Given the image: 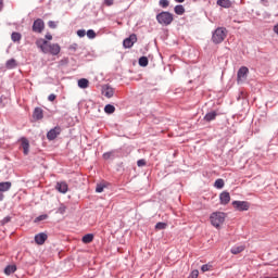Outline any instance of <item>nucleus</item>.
<instances>
[{
    "label": "nucleus",
    "instance_id": "f257e3e1",
    "mask_svg": "<svg viewBox=\"0 0 278 278\" xmlns=\"http://www.w3.org/2000/svg\"><path fill=\"white\" fill-rule=\"evenodd\" d=\"M36 46L42 53H50V55H59L62 48L58 43H51L45 39H37Z\"/></svg>",
    "mask_w": 278,
    "mask_h": 278
},
{
    "label": "nucleus",
    "instance_id": "f03ea898",
    "mask_svg": "<svg viewBox=\"0 0 278 278\" xmlns=\"http://www.w3.org/2000/svg\"><path fill=\"white\" fill-rule=\"evenodd\" d=\"M226 215L224 212H214L210 216V222L216 229L220 228V225L225 223Z\"/></svg>",
    "mask_w": 278,
    "mask_h": 278
},
{
    "label": "nucleus",
    "instance_id": "7ed1b4c3",
    "mask_svg": "<svg viewBox=\"0 0 278 278\" xmlns=\"http://www.w3.org/2000/svg\"><path fill=\"white\" fill-rule=\"evenodd\" d=\"M227 38V28L218 27L212 35L214 45H220Z\"/></svg>",
    "mask_w": 278,
    "mask_h": 278
},
{
    "label": "nucleus",
    "instance_id": "20e7f679",
    "mask_svg": "<svg viewBox=\"0 0 278 278\" xmlns=\"http://www.w3.org/2000/svg\"><path fill=\"white\" fill-rule=\"evenodd\" d=\"M156 21L160 23V25H164L167 27V25H170L173 23L174 17L170 12L163 11L156 15Z\"/></svg>",
    "mask_w": 278,
    "mask_h": 278
},
{
    "label": "nucleus",
    "instance_id": "39448f33",
    "mask_svg": "<svg viewBox=\"0 0 278 278\" xmlns=\"http://www.w3.org/2000/svg\"><path fill=\"white\" fill-rule=\"evenodd\" d=\"M248 75H249V67H247V66L240 67L238 73H237L238 84H242V81H247Z\"/></svg>",
    "mask_w": 278,
    "mask_h": 278
},
{
    "label": "nucleus",
    "instance_id": "423d86ee",
    "mask_svg": "<svg viewBox=\"0 0 278 278\" xmlns=\"http://www.w3.org/2000/svg\"><path fill=\"white\" fill-rule=\"evenodd\" d=\"M33 31H35V34H42V31H45V21L41 18L35 20L33 23Z\"/></svg>",
    "mask_w": 278,
    "mask_h": 278
},
{
    "label": "nucleus",
    "instance_id": "0eeeda50",
    "mask_svg": "<svg viewBox=\"0 0 278 278\" xmlns=\"http://www.w3.org/2000/svg\"><path fill=\"white\" fill-rule=\"evenodd\" d=\"M136 42H138V37L136 34H131L128 38L124 39L123 46L125 49H131Z\"/></svg>",
    "mask_w": 278,
    "mask_h": 278
},
{
    "label": "nucleus",
    "instance_id": "6e6552de",
    "mask_svg": "<svg viewBox=\"0 0 278 278\" xmlns=\"http://www.w3.org/2000/svg\"><path fill=\"white\" fill-rule=\"evenodd\" d=\"M232 205L239 212H247L249 207H251V204H249L247 201H233Z\"/></svg>",
    "mask_w": 278,
    "mask_h": 278
},
{
    "label": "nucleus",
    "instance_id": "1a4fd4ad",
    "mask_svg": "<svg viewBox=\"0 0 278 278\" xmlns=\"http://www.w3.org/2000/svg\"><path fill=\"white\" fill-rule=\"evenodd\" d=\"M60 131H62L60 127H54L50 129L47 134L48 140H55L58 136H60Z\"/></svg>",
    "mask_w": 278,
    "mask_h": 278
},
{
    "label": "nucleus",
    "instance_id": "9d476101",
    "mask_svg": "<svg viewBox=\"0 0 278 278\" xmlns=\"http://www.w3.org/2000/svg\"><path fill=\"white\" fill-rule=\"evenodd\" d=\"M47 238H48V236L45 232L37 233L35 236V242H36V244L42 245V244H45V242H47Z\"/></svg>",
    "mask_w": 278,
    "mask_h": 278
},
{
    "label": "nucleus",
    "instance_id": "9b49d317",
    "mask_svg": "<svg viewBox=\"0 0 278 278\" xmlns=\"http://www.w3.org/2000/svg\"><path fill=\"white\" fill-rule=\"evenodd\" d=\"M219 199H220L222 205H227V203L231 201V195L229 194V192L224 191L220 193Z\"/></svg>",
    "mask_w": 278,
    "mask_h": 278
},
{
    "label": "nucleus",
    "instance_id": "f8f14e48",
    "mask_svg": "<svg viewBox=\"0 0 278 278\" xmlns=\"http://www.w3.org/2000/svg\"><path fill=\"white\" fill-rule=\"evenodd\" d=\"M55 188L61 194H66V192H68V185L66 182H58Z\"/></svg>",
    "mask_w": 278,
    "mask_h": 278
},
{
    "label": "nucleus",
    "instance_id": "ddd939ff",
    "mask_svg": "<svg viewBox=\"0 0 278 278\" xmlns=\"http://www.w3.org/2000/svg\"><path fill=\"white\" fill-rule=\"evenodd\" d=\"M21 141H22V149H23L24 155H29V140L23 137Z\"/></svg>",
    "mask_w": 278,
    "mask_h": 278
},
{
    "label": "nucleus",
    "instance_id": "4468645a",
    "mask_svg": "<svg viewBox=\"0 0 278 278\" xmlns=\"http://www.w3.org/2000/svg\"><path fill=\"white\" fill-rule=\"evenodd\" d=\"M118 157V150H112L103 154V160H115Z\"/></svg>",
    "mask_w": 278,
    "mask_h": 278
},
{
    "label": "nucleus",
    "instance_id": "2eb2a0df",
    "mask_svg": "<svg viewBox=\"0 0 278 278\" xmlns=\"http://www.w3.org/2000/svg\"><path fill=\"white\" fill-rule=\"evenodd\" d=\"M217 116L218 113L216 111H212L206 113V115L204 116V121H206V123H211V121H216Z\"/></svg>",
    "mask_w": 278,
    "mask_h": 278
},
{
    "label": "nucleus",
    "instance_id": "dca6fc26",
    "mask_svg": "<svg viewBox=\"0 0 278 278\" xmlns=\"http://www.w3.org/2000/svg\"><path fill=\"white\" fill-rule=\"evenodd\" d=\"M102 92L106 99H112V97H114V88L112 87L104 88Z\"/></svg>",
    "mask_w": 278,
    "mask_h": 278
},
{
    "label": "nucleus",
    "instance_id": "f3484780",
    "mask_svg": "<svg viewBox=\"0 0 278 278\" xmlns=\"http://www.w3.org/2000/svg\"><path fill=\"white\" fill-rule=\"evenodd\" d=\"M33 116H34V118H36V121H42V118H43L42 109L36 108L33 113Z\"/></svg>",
    "mask_w": 278,
    "mask_h": 278
},
{
    "label": "nucleus",
    "instance_id": "a211bd4d",
    "mask_svg": "<svg viewBox=\"0 0 278 278\" xmlns=\"http://www.w3.org/2000/svg\"><path fill=\"white\" fill-rule=\"evenodd\" d=\"M174 12L175 14H177L178 16H182V14H186V8H184V5L178 4L174 8Z\"/></svg>",
    "mask_w": 278,
    "mask_h": 278
},
{
    "label": "nucleus",
    "instance_id": "6ab92c4d",
    "mask_svg": "<svg viewBox=\"0 0 278 278\" xmlns=\"http://www.w3.org/2000/svg\"><path fill=\"white\" fill-rule=\"evenodd\" d=\"M12 188V182L5 181V182H0V192H8Z\"/></svg>",
    "mask_w": 278,
    "mask_h": 278
},
{
    "label": "nucleus",
    "instance_id": "aec40b11",
    "mask_svg": "<svg viewBox=\"0 0 278 278\" xmlns=\"http://www.w3.org/2000/svg\"><path fill=\"white\" fill-rule=\"evenodd\" d=\"M242 251H244V245H235L231 248L230 253H232V255H238L239 253H242Z\"/></svg>",
    "mask_w": 278,
    "mask_h": 278
},
{
    "label": "nucleus",
    "instance_id": "412c9836",
    "mask_svg": "<svg viewBox=\"0 0 278 278\" xmlns=\"http://www.w3.org/2000/svg\"><path fill=\"white\" fill-rule=\"evenodd\" d=\"M92 240H94V235H92V233H88L83 237L84 244H90V242H92Z\"/></svg>",
    "mask_w": 278,
    "mask_h": 278
},
{
    "label": "nucleus",
    "instance_id": "4be33fe9",
    "mask_svg": "<svg viewBox=\"0 0 278 278\" xmlns=\"http://www.w3.org/2000/svg\"><path fill=\"white\" fill-rule=\"evenodd\" d=\"M217 5L220 8H231V1L230 0H217Z\"/></svg>",
    "mask_w": 278,
    "mask_h": 278
},
{
    "label": "nucleus",
    "instance_id": "5701e85b",
    "mask_svg": "<svg viewBox=\"0 0 278 278\" xmlns=\"http://www.w3.org/2000/svg\"><path fill=\"white\" fill-rule=\"evenodd\" d=\"M14 273H16V265H9L4 268L5 275H12Z\"/></svg>",
    "mask_w": 278,
    "mask_h": 278
},
{
    "label": "nucleus",
    "instance_id": "b1692460",
    "mask_svg": "<svg viewBox=\"0 0 278 278\" xmlns=\"http://www.w3.org/2000/svg\"><path fill=\"white\" fill-rule=\"evenodd\" d=\"M16 66H17L16 60H14V59H10L5 63V67L9 70L16 68Z\"/></svg>",
    "mask_w": 278,
    "mask_h": 278
},
{
    "label": "nucleus",
    "instance_id": "393cba45",
    "mask_svg": "<svg viewBox=\"0 0 278 278\" xmlns=\"http://www.w3.org/2000/svg\"><path fill=\"white\" fill-rule=\"evenodd\" d=\"M89 84H90V81H88V79L81 78L78 80V88L86 89V88H88Z\"/></svg>",
    "mask_w": 278,
    "mask_h": 278
},
{
    "label": "nucleus",
    "instance_id": "a878e982",
    "mask_svg": "<svg viewBox=\"0 0 278 278\" xmlns=\"http://www.w3.org/2000/svg\"><path fill=\"white\" fill-rule=\"evenodd\" d=\"M104 112L105 114H114V112H116V108L112 104H106L104 106Z\"/></svg>",
    "mask_w": 278,
    "mask_h": 278
},
{
    "label": "nucleus",
    "instance_id": "bb28decb",
    "mask_svg": "<svg viewBox=\"0 0 278 278\" xmlns=\"http://www.w3.org/2000/svg\"><path fill=\"white\" fill-rule=\"evenodd\" d=\"M21 38H22L21 33H12L11 35V40L13 42H21Z\"/></svg>",
    "mask_w": 278,
    "mask_h": 278
},
{
    "label": "nucleus",
    "instance_id": "cd10ccee",
    "mask_svg": "<svg viewBox=\"0 0 278 278\" xmlns=\"http://www.w3.org/2000/svg\"><path fill=\"white\" fill-rule=\"evenodd\" d=\"M139 66H149V59L147 56H141L139 59Z\"/></svg>",
    "mask_w": 278,
    "mask_h": 278
},
{
    "label": "nucleus",
    "instance_id": "c85d7f7f",
    "mask_svg": "<svg viewBox=\"0 0 278 278\" xmlns=\"http://www.w3.org/2000/svg\"><path fill=\"white\" fill-rule=\"evenodd\" d=\"M215 188H218V190L225 188V180H223V179H220V178L217 179V180L215 181Z\"/></svg>",
    "mask_w": 278,
    "mask_h": 278
},
{
    "label": "nucleus",
    "instance_id": "c756f323",
    "mask_svg": "<svg viewBox=\"0 0 278 278\" xmlns=\"http://www.w3.org/2000/svg\"><path fill=\"white\" fill-rule=\"evenodd\" d=\"M49 218V215L43 214L39 215L38 217L35 218V223H40L41 220H47Z\"/></svg>",
    "mask_w": 278,
    "mask_h": 278
},
{
    "label": "nucleus",
    "instance_id": "7c9ffc66",
    "mask_svg": "<svg viewBox=\"0 0 278 278\" xmlns=\"http://www.w3.org/2000/svg\"><path fill=\"white\" fill-rule=\"evenodd\" d=\"M87 37L90 40H93V38H97V33H94L92 29L87 30Z\"/></svg>",
    "mask_w": 278,
    "mask_h": 278
},
{
    "label": "nucleus",
    "instance_id": "2f4dec72",
    "mask_svg": "<svg viewBox=\"0 0 278 278\" xmlns=\"http://www.w3.org/2000/svg\"><path fill=\"white\" fill-rule=\"evenodd\" d=\"M77 49H79V46L77 43H72L68 47V51H72V53H75V51H77Z\"/></svg>",
    "mask_w": 278,
    "mask_h": 278
},
{
    "label": "nucleus",
    "instance_id": "473e14b6",
    "mask_svg": "<svg viewBox=\"0 0 278 278\" xmlns=\"http://www.w3.org/2000/svg\"><path fill=\"white\" fill-rule=\"evenodd\" d=\"M159 5H161V8H168L169 2L168 0H160Z\"/></svg>",
    "mask_w": 278,
    "mask_h": 278
},
{
    "label": "nucleus",
    "instance_id": "72a5a7b5",
    "mask_svg": "<svg viewBox=\"0 0 278 278\" xmlns=\"http://www.w3.org/2000/svg\"><path fill=\"white\" fill-rule=\"evenodd\" d=\"M104 189H105V186L99 184V185H97V187H96V192L101 193V192H103Z\"/></svg>",
    "mask_w": 278,
    "mask_h": 278
},
{
    "label": "nucleus",
    "instance_id": "f704fd0d",
    "mask_svg": "<svg viewBox=\"0 0 278 278\" xmlns=\"http://www.w3.org/2000/svg\"><path fill=\"white\" fill-rule=\"evenodd\" d=\"M166 227V223H162V222H159L156 225H155V229H159V230H162Z\"/></svg>",
    "mask_w": 278,
    "mask_h": 278
},
{
    "label": "nucleus",
    "instance_id": "c9c22d12",
    "mask_svg": "<svg viewBox=\"0 0 278 278\" xmlns=\"http://www.w3.org/2000/svg\"><path fill=\"white\" fill-rule=\"evenodd\" d=\"M137 166L139 167L147 166V161H144V159L137 161Z\"/></svg>",
    "mask_w": 278,
    "mask_h": 278
},
{
    "label": "nucleus",
    "instance_id": "e433bc0d",
    "mask_svg": "<svg viewBox=\"0 0 278 278\" xmlns=\"http://www.w3.org/2000/svg\"><path fill=\"white\" fill-rule=\"evenodd\" d=\"M77 36H78L79 38H84V36H86V30H85V29H78V30H77Z\"/></svg>",
    "mask_w": 278,
    "mask_h": 278
},
{
    "label": "nucleus",
    "instance_id": "4c0bfd02",
    "mask_svg": "<svg viewBox=\"0 0 278 278\" xmlns=\"http://www.w3.org/2000/svg\"><path fill=\"white\" fill-rule=\"evenodd\" d=\"M210 268H212V266L205 264V265H202L201 270H202V273H207V270H210Z\"/></svg>",
    "mask_w": 278,
    "mask_h": 278
},
{
    "label": "nucleus",
    "instance_id": "58836bf2",
    "mask_svg": "<svg viewBox=\"0 0 278 278\" xmlns=\"http://www.w3.org/2000/svg\"><path fill=\"white\" fill-rule=\"evenodd\" d=\"M48 26L50 27V29H55V27H58V24H55V22L53 21H49Z\"/></svg>",
    "mask_w": 278,
    "mask_h": 278
},
{
    "label": "nucleus",
    "instance_id": "ea45409f",
    "mask_svg": "<svg viewBox=\"0 0 278 278\" xmlns=\"http://www.w3.org/2000/svg\"><path fill=\"white\" fill-rule=\"evenodd\" d=\"M199 277V270L194 269L193 271H191V274L189 275V278H197Z\"/></svg>",
    "mask_w": 278,
    "mask_h": 278
},
{
    "label": "nucleus",
    "instance_id": "a19ab883",
    "mask_svg": "<svg viewBox=\"0 0 278 278\" xmlns=\"http://www.w3.org/2000/svg\"><path fill=\"white\" fill-rule=\"evenodd\" d=\"M10 220H12V217L7 216V217H4V218L1 220V223H2V225H8V223H10Z\"/></svg>",
    "mask_w": 278,
    "mask_h": 278
},
{
    "label": "nucleus",
    "instance_id": "79ce46f5",
    "mask_svg": "<svg viewBox=\"0 0 278 278\" xmlns=\"http://www.w3.org/2000/svg\"><path fill=\"white\" fill-rule=\"evenodd\" d=\"M66 212V206L64 205H61L59 208H58V213L59 214H64Z\"/></svg>",
    "mask_w": 278,
    "mask_h": 278
},
{
    "label": "nucleus",
    "instance_id": "37998d69",
    "mask_svg": "<svg viewBox=\"0 0 278 278\" xmlns=\"http://www.w3.org/2000/svg\"><path fill=\"white\" fill-rule=\"evenodd\" d=\"M55 99H58V96H55V93H51L49 97H48V101H55Z\"/></svg>",
    "mask_w": 278,
    "mask_h": 278
},
{
    "label": "nucleus",
    "instance_id": "c03bdc74",
    "mask_svg": "<svg viewBox=\"0 0 278 278\" xmlns=\"http://www.w3.org/2000/svg\"><path fill=\"white\" fill-rule=\"evenodd\" d=\"M106 5H114V0H104Z\"/></svg>",
    "mask_w": 278,
    "mask_h": 278
},
{
    "label": "nucleus",
    "instance_id": "a18cd8bd",
    "mask_svg": "<svg viewBox=\"0 0 278 278\" xmlns=\"http://www.w3.org/2000/svg\"><path fill=\"white\" fill-rule=\"evenodd\" d=\"M46 39H47V40H53V36H52L51 34H47V35H46Z\"/></svg>",
    "mask_w": 278,
    "mask_h": 278
},
{
    "label": "nucleus",
    "instance_id": "49530a36",
    "mask_svg": "<svg viewBox=\"0 0 278 278\" xmlns=\"http://www.w3.org/2000/svg\"><path fill=\"white\" fill-rule=\"evenodd\" d=\"M274 31H275V34L278 35V24H276V25L274 26Z\"/></svg>",
    "mask_w": 278,
    "mask_h": 278
},
{
    "label": "nucleus",
    "instance_id": "de8ad7c7",
    "mask_svg": "<svg viewBox=\"0 0 278 278\" xmlns=\"http://www.w3.org/2000/svg\"><path fill=\"white\" fill-rule=\"evenodd\" d=\"M3 10V0H0V11Z\"/></svg>",
    "mask_w": 278,
    "mask_h": 278
},
{
    "label": "nucleus",
    "instance_id": "09e8293b",
    "mask_svg": "<svg viewBox=\"0 0 278 278\" xmlns=\"http://www.w3.org/2000/svg\"><path fill=\"white\" fill-rule=\"evenodd\" d=\"M3 198H4V195H3V191H0V201H2V200H3Z\"/></svg>",
    "mask_w": 278,
    "mask_h": 278
},
{
    "label": "nucleus",
    "instance_id": "8fccbe9b",
    "mask_svg": "<svg viewBox=\"0 0 278 278\" xmlns=\"http://www.w3.org/2000/svg\"><path fill=\"white\" fill-rule=\"evenodd\" d=\"M176 1V3H184V1H186V0H175Z\"/></svg>",
    "mask_w": 278,
    "mask_h": 278
},
{
    "label": "nucleus",
    "instance_id": "3c124183",
    "mask_svg": "<svg viewBox=\"0 0 278 278\" xmlns=\"http://www.w3.org/2000/svg\"><path fill=\"white\" fill-rule=\"evenodd\" d=\"M0 147H3V139L0 138Z\"/></svg>",
    "mask_w": 278,
    "mask_h": 278
}]
</instances>
